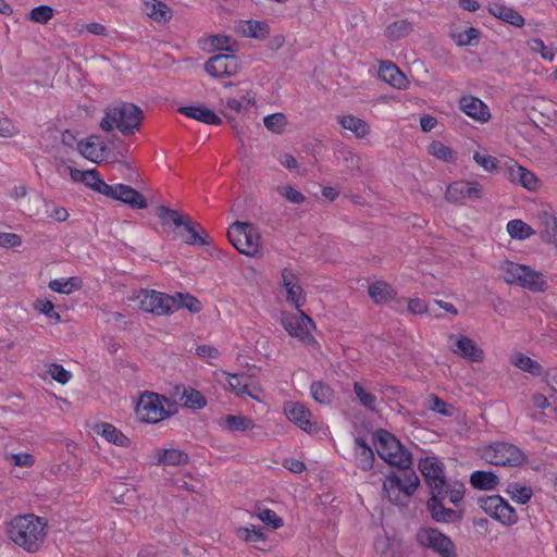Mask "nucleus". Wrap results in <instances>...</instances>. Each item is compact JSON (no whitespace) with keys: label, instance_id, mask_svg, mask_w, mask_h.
I'll return each instance as SVG.
<instances>
[{"label":"nucleus","instance_id":"nucleus-25","mask_svg":"<svg viewBox=\"0 0 557 557\" xmlns=\"http://www.w3.org/2000/svg\"><path fill=\"white\" fill-rule=\"evenodd\" d=\"M182 231L177 236L188 245H209V236L202 230V227L194 223L189 216L185 219V223L181 225Z\"/></svg>","mask_w":557,"mask_h":557},{"label":"nucleus","instance_id":"nucleus-57","mask_svg":"<svg viewBox=\"0 0 557 557\" xmlns=\"http://www.w3.org/2000/svg\"><path fill=\"white\" fill-rule=\"evenodd\" d=\"M46 372L51 379L63 385L72 379V373L58 363H50Z\"/></svg>","mask_w":557,"mask_h":557},{"label":"nucleus","instance_id":"nucleus-10","mask_svg":"<svg viewBox=\"0 0 557 557\" xmlns=\"http://www.w3.org/2000/svg\"><path fill=\"white\" fill-rule=\"evenodd\" d=\"M282 325L292 337L301 343L306 345L317 344L312 335L314 322L304 311L298 310L295 314H283Z\"/></svg>","mask_w":557,"mask_h":557},{"label":"nucleus","instance_id":"nucleus-55","mask_svg":"<svg viewBox=\"0 0 557 557\" xmlns=\"http://www.w3.org/2000/svg\"><path fill=\"white\" fill-rule=\"evenodd\" d=\"M263 124L270 132L281 134L286 126V116L283 113L269 114L263 119Z\"/></svg>","mask_w":557,"mask_h":557},{"label":"nucleus","instance_id":"nucleus-40","mask_svg":"<svg viewBox=\"0 0 557 557\" xmlns=\"http://www.w3.org/2000/svg\"><path fill=\"white\" fill-rule=\"evenodd\" d=\"M239 30L245 37L262 40L268 37L269 25L259 21H245L239 25Z\"/></svg>","mask_w":557,"mask_h":557},{"label":"nucleus","instance_id":"nucleus-5","mask_svg":"<svg viewBox=\"0 0 557 557\" xmlns=\"http://www.w3.org/2000/svg\"><path fill=\"white\" fill-rule=\"evenodd\" d=\"M375 449L377 455L394 467L408 469L412 462L411 454L389 432L379 430L375 433Z\"/></svg>","mask_w":557,"mask_h":557},{"label":"nucleus","instance_id":"nucleus-51","mask_svg":"<svg viewBox=\"0 0 557 557\" xmlns=\"http://www.w3.org/2000/svg\"><path fill=\"white\" fill-rule=\"evenodd\" d=\"M354 392H355L358 400L364 408H367L371 411L376 410V406H377L376 397L373 394H371L370 392H368L361 385V383H359V382L354 383Z\"/></svg>","mask_w":557,"mask_h":557},{"label":"nucleus","instance_id":"nucleus-54","mask_svg":"<svg viewBox=\"0 0 557 557\" xmlns=\"http://www.w3.org/2000/svg\"><path fill=\"white\" fill-rule=\"evenodd\" d=\"M527 45L532 52L540 53L544 60L554 61L556 52L552 48H547L542 39L532 38L527 41Z\"/></svg>","mask_w":557,"mask_h":557},{"label":"nucleus","instance_id":"nucleus-23","mask_svg":"<svg viewBox=\"0 0 557 557\" xmlns=\"http://www.w3.org/2000/svg\"><path fill=\"white\" fill-rule=\"evenodd\" d=\"M458 103L461 112L479 123H487L492 117L488 107L474 96H462Z\"/></svg>","mask_w":557,"mask_h":557},{"label":"nucleus","instance_id":"nucleus-61","mask_svg":"<svg viewBox=\"0 0 557 557\" xmlns=\"http://www.w3.org/2000/svg\"><path fill=\"white\" fill-rule=\"evenodd\" d=\"M406 304L408 312L412 314H422L428 311V306L423 299L420 298H409V299H400L398 300V305Z\"/></svg>","mask_w":557,"mask_h":557},{"label":"nucleus","instance_id":"nucleus-62","mask_svg":"<svg viewBox=\"0 0 557 557\" xmlns=\"http://www.w3.org/2000/svg\"><path fill=\"white\" fill-rule=\"evenodd\" d=\"M473 160L487 172H492L497 169V160L492 156L475 152L473 154Z\"/></svg>","mask_w":557,"mask_h":557},{"label":"nucleus","instance_id":"nucleus-29","mask_svg":"<svg viewBox=\"0 0 557 557\" xmlns=\"http://www.w3.org/2000/svg\"><path fill=\"white\" fill-rule=\"evenodd\" d=\"M178 112L208 125H220L222 123V120L205 106L180 107Z\"/></svg>","mask_w":557,"mask_h":557},{"label":"nucleus","instance_id":"nucleus-52","mask_svg":"<svg viewBox=\"0 0 557 557\" xmlns=\"http://www.w3.org/2000/svg\"><path fill=\"white\" fill-rule=\"evenodd\" d=\"M236 536L244 542H260L265 540L262 530L253 524L238 528L236 530Z\"/></svg>","mask_w":557,"mask_h":557},{"label":"nucleus","instance_id":"nucleus-16","mask_svg":"<svg viewBox=\"0 0 557 557\" xmlns=\"http://www.w3.org/2000/svg\"><path fill=\"white\" fill-rule=\"evenodd\" d=\"M449 349L456 356L469 362H482L484 351L470 337L462 334H450L448 336Z\"/></svg>","mask_w":557,"mask_h":557},{"label":"nucleus","instance_id":"nucleus-45","mask_svg":"<svg viewBox=\"0 0 557 557\" xmlns=\"http://www.w3.org/2000/svg\"><path fill=\"white\" fill-rule=\"evenodd\" d=\"M181 399L183 404L188 409H202L207 406L206 397L195 388H185L183 391Z\"/></svg>","mask_w":557,"mask_h":557},{"label":"nucleus","instance_id":"nucleus-49","mask_svg":"<svg viewBox=\"0 0 557 557\" xmlns=\"http://www.w3.org/2000/svg\"><path fill=\"white\" fill-rule=\"evenodd\" d=\"M84 184L94 191L103 196H107L108 189L110 187V185L102 180L100 173L97 170L86 171Z\"/></svg>","mask_w":557,"mask_h":557},{"label":"nucleus","instance_id":"nucleus-37","mask_svg":"<svg viewBox=\"0 0 557 557\" xmlns=\"http://www.w3.org/2000/svg\"><path fill=\"white\" fill-rule=\"evenodd\" d=\"M205 47L209 51H236L237 42L234 38L227 35H210L205 38Z\"/></svg>","mask_w":557,"mask_h":557},{"label":"nucleus","instance_id":"nucleus-36","mask_svg":"<svg viewBox=\"0 0 557 557\" xmlns=\"http://www.w3.org/2000/svg\"><path fill=\"white\" fill-rule=\"evenodd\" d=\"M145 14L157 23H166L172 17L171 9L158 0H147L143 8Z\"/></svg>","mask_w":557,"mask_h":557},{"label":"nucleus","instance_id":"nucleus-53","mask_svg":"<svg viewBox=\"0 0 557 557\" xmlns=\"http://www.w3.org/2000/svg\"><path fill=\"white\" fill-rule=\"evenodd\" d=\"M480 37L479 29L474 27H468L467 29L456 30L451 33L453 40L460 47L469 46L473 40H478Z\"/></svg>","mask_w":557,"mask_h":557},{"label":"nucleus","instance_id":"nucleus-38","mask_svg":"<svg viewBox=\"0 0 557 557\" xmlns=\"http://www.w3.org/2000/svg\"><path fill=\"white\" fill-rule=\"evenodd\" d=\"M173 299L172 313L180 309H186L191 313H198L202 310L201 302L190 294L176 293L171 295Z\"/></svg>","mask_w":557,"mask_h":557},{"label":"nucleus","instance_id":"nucleus-2","mask_svg":"<svg viewBox=\"0 0 557 557\" xmlns=\"http://www.w3.org/2000/svg\"><path fill=\"white\" fill-rule=\"evenodd\" d=\"M175 413L174 404L163 395L145 391L138 396L135 414L140 422L154 424Z\"/></svg>","mask_w":557,"mask_h":557},{"label":"nucleus","instance_id":"nucleus-7","mask_svg":"<svg viewBox=\"0 0 557 557\" xmlns=\"http://www.w3.org/2000/svg\"><path fill=\"white\" fill-rule=\"evenodd\" d=\"M227 236L231 244L243 255L256 257L261 251L259 231L251 223H233L228 228Z\"/></svg>","mask_w":557,"mask_h":557},{"label":"nucleus","instance_id":"nucleus-50","mask_svg":"<svg viewBox=\"0 0 557 557\" xmlns=\"http://www.w3.org/2000/svg\"><path fill=\"white\" fill-rule=\"evenodd\" d=\"M507 494L518 504H527L532 496V490L529 486L519 483H510L506 488Z\"/></svg>","mask_w":557,"mask_h":557},{"label":"nucleus","instance_id":"nucleus-64","mask_svg":"<svg viewBox=\"0 0 557 557\" xmlns=\"http://www.w3.org/2000/svg\"><path fill=\"white\" fill-rule=\"evenodd\" d=\"M18 134L17 127L8 117H0V137L12 138Z\"/></svg>","mask_w":557,"mask_h":557},{"label":"nucleus","instance_id":"nucleus-15","mask_svg":"<svg viewBox=\"0 0 557 557\" xmlns=\"http://www.w3.org/2000/svg\"><path fill=\"white\" fill-rule=\"evenodd\" d=\"M218 425L227 432H251V438L264 440V433L252 418L242 414H226L218 420Z\"/></svg>","mask_w":557,"mask_h":557},{"label":"nucleus","instance_id":"nucleus-14","mask_svg":"<svg viewBox=\"0 0 557 557\" xmlns=\"http://www.w3.org/2000/svg\"><path fill=\"white\" fill-rule=\"evenodd\" d=\"M283 412L288 421L307 433H317L319 425L311 411L301 403L286 401L283 405Z\"/></svg>","mask_w":557,"mask_h":557},{"label":"nucleus","instance_id":"nucleus-19","mask_svg":"<svg viewBox=\"0 0 557 557\" xmlns=\"http://www.w3.org/2000/svg\"><path fill=\"white\" fill-rule=\"evenodd\" d=\"M280 286L285 292L286 301L293 307L299 309L305 305L306 296L304 289L292 269L284 268L281 271Z\"/></svg>","mask_w":557,"mask_h":557},{"label":"nucleus","instance_id":"nucleus-44","mask_svg":"<svg viewBox=\"0 0 557 557\" xmlns=\"http://www.w3.org/2000/svg\"><path fill=\"white\" fill-rule=\"evenodd\" d=\"M507 232L511 238L523 240L535 234V231L522 220H511L507 223Z\"/></svg>","mask_w":557,"mask_h":557},{"label":"nucleus","instance_id":"nucleus-6","mask_svg":"<svg viewBox=\"0 0 557 557\" xmlns=\"http://www.w3.org/2000/svg\"><path fill=\"white\" fill-rule=\"evenodd\" d=\"M419 476L413 470L405 469L403 473H392L383 482L387 498L396 505H405L419 485Z\"/></svg>","mask_w":557,"mask_h":557},{"label":"nucleus","instance_id":"nucleus-9","mask_svg":"<svg viewBox=\"0 0 557 557\" xmlns=\"http://www.w3.org/2000/svg\"><path fill=\"white\" fill-rule=\"evenodd\" d=\"M416 541L421 547L432 549L442 557H456L453 541L436 529H419L416 533Z\"/></svg>","mask_w":557,"mask_h":557},{"label":"nucleus","instance_id":"nucleus-41","mask_svg":"<svg viewBox=\"0 0 557 557\" xmlns=\"http://www.w3.org/2000/svg\"><path fill=\"white\" fill-rule=\"evenodd\" d=\"M470 483L479 490H493L498 485L499 481L494 472L476 470L472 472Z\"/></svg>","mask_w":557,"mask_h":557},{"label":"nucleus","instance_id":"nucleus-39","mask_svg":"<svg viewBox=\"0 0 557 557\" xmlns=\"http://www.w3.org/2000/svg\"><path fill=\"white\" fill-rule=\"evenodd\" d=\"M510 362L520 369L521 371L528 372L534 376H541L544 374V368L536 360L523 355L522 352H517L511 356Z\"/></svg>","mask_w":557,"mask_h":557},{"label":"nucleus","instance_id":"nucleus-4","mask_svg":"<svg viewBox=\"0 0 557 557\" xmlns=\"http://www.w3.org/2000/svg\"><path fill=\"white\" fill-rule=\"evenodd\" d=\"M143 116L140 108L123 102L107 110L100 127L106 132L117 128L123 135L133 134L139 128Z\"/></svg>","mask_w":557,"mask_h":557},{"label":"nucleus","instance_id":"nucleus-59","mask_svg":"<svg viewBox=\"0 0 557 557\" xmlns=\"http://www.w3.org/2000/svg\"><path fill=\"white\" fill-rule=\"evenodd\" d=\"M277 193L292 203L298 205L305 201V196L290 185L278 186Z\"/></svg>","mask_w":557,"mask_h":557},{"label":"nucleus","instance_id":"nucleus-47","mask_svg":"<svg viewBox=\"0 0 557 557\" xmlns=\"http://www.w3.org/2000/svg\"><path fill=\"white\" fill-rule=\"evenodd\" d=\"M412 25L406 20H399L389 24L385 29V36L392 40H398L410 34Z\"/></svg>","mask_w":557,"mask_h":557},{"label":"nucleus","instance_id":"nucleus-30","mask_svg":"<svg viewBox=\"0 0 557 557\" xmlns=\"http://www.w3.org/2000/svg\"><path fill=\"white\" fill-rule=\"evenodd\" d=\"M354 459H355V465L363 471H368V470L372 469V467H373V462H374L373 450L366 443V441L362 437H357L355 440Z\"/></svg>","mask_w":557,"mask_h":557},{"label":"nucleus","instance_id":"nucleus-8","mask_svg":"<svg viewBox=\"0 0 557 557\" xmlns=\"http://www.w3.org/2000/svg\"><path fill=\"white\" fill-rule=\"evenodd\" d=\"M482 459L495 466H518L523 461L522 451L515 445L504 442L493 443L482 449Z\"/></svg>","mask_w":557,"mask_h":557},{"label":"nucleus","instance_id":"nucleus-32","mask_svg":"<svg viewBox=\"0 0 557 557\" xmlns=\"http://www.w3.org/2000/svg\"><path fill=\"white\" fill-rule=\"evenodd\" d=\"M337 122L344 129L351 132L358 139L366 138L370 134L369 124L355 115H339L337 116Z\"/></svg>","mask_w":557,"mask_h":557},{"label":"nucleus","instance_id":"nucleus-42","mask_svg":"<svg viewBox=\"0 0 557 557\" xmlns=\"http://www.w3.org/2000/svg\"><path fill=\"white\" fill-rule=\"evenodd\" d=\"M82 287V281L78 277L55 278L49 282V288L59 294H72Z\"/></svg>","mask_w":557,"mask_h":557},{"label":"nucleus","instance_id":"nucleus-21","mask_svg":"<svg viewBox=\"0 0 557 557\" xmlns=\"http://www.w3.org/2000/svg\"><path fill=\"white\" fill-rule=\"evenodd\" d=\"M483 190L479 183L469 181H458L448 185L445 198L449 202H460L466 199H480Z\"/></svg>","mask_w":557,"mask_h":557},{"label":"nucleus","instance_id":"nucleus-63","mask_svg":"<svg viewBox=\"0 0 557 557\" xmlns=\"http://www.w3.org/2000/svg\"><path fill=\"white\" fill-rule=\"evenodd\" d=\"M35 308L46 317L60 321V314L54 310V305L50 300H38Z\"/></svg>","mask_w":557,"mask_h":557},{"label":"nucleus","instance_id":"nucleus-20","mask_svg":"<svg viewBox=\"0 0 557 557\" xmlns=\"http://www.w3.org/2000/svg\"><path fill=\"white\" fill-rule=\"evenodd\" d=\"M228 388L236 396H248L251 399L262 403L264 392L259 383H249L245 374L226 373Z\"/></svg>","mask_w":557,"mask_h":557},{"label":"nucleus","instance_id":"nucleus-17","mask_svg":"<svg viewBox=\"0 0 557 557\" xmlns=\"http://www.w3.org/2000/svg\"><path fill=\"white\" fill-rule=\"evenodd\" d=\"M205 71L212 77L225 78L235 76L239 70V61L233 54H216L205 63Z\"/></svg>","mask_w":557,"mask_h":557},{"label":"nucleus","instance_id":"nucleus-12","mask_svg":"<svg viewBox=\"0 0 557 557\" xmlns=\"http://www.w3.org/2000/svg\"><path fill=\"white\" fill-rule=\"evenodd\" d=\"M480 506L485 513L504 525H512L518 520L513 507L498 495L480 498Z\"/></svg>","mask_w":557,"mask_h":557},{"label":"nucleus","instance_id":"nucleus-13","mask_svg":"<svg viewBox=\"0 0 557 557\" xmlns=\"http://www.w3.org/2000/svg\"><path fill=\"white\" fill-rule=\"evenodd\" d=\"M419 470L429 484L431 492L442 494L446 487L444 463L435 456H426L420 459Z\"/></svg>","mask_w":557,"mask_h":557},{"label":"nucleus","instance_id":"nucleus-34","mask_svg":"<svg viewBox=\"0 0 557 557\" xmlns=\"http://www.w3.org/2000/svg\"><path fill=\"white\" fill-rule=\"evenodd\" d=\"M95 432L106 438L109 443L121 447H127L131 443L126 435H124L114 425L107 422L97 423L95 425Z\"/></svg>","mask_w":557,"mask_h":557},{"label":"nucleus","instance_id":"nucleus-3","mask_svg":"<svg viewBox=\"0 0 557 557\" xmlns=\"http://www.w3.org/2000/svg\"><path fill=\"white\" fill-rule=\"evenodd\" d=\"M498 269L502 278L509 285H516L535 293L543 292L547 287L545 275L527 264L505 260L500 262Z\"/></svg>","mask_w":557,"mask_h":557},{"label":"nucleus","instance_id":"nucleus-43","mask_svg":"<svg viewBox=\"0 0 557 557\" xmlns=\"http://www.w3.org/2000/svg\"><path fill=\"white\" fill-rule=\"evenodd\" d=\"M311 397L321 405H330L334 399L333 389L325 383L317 381L310 386Z\"/></svg>","mask_w":557,"mask_h":557},{"label":"nucleus","instance_id":"nucleus-48","mask_svg":"<svg viewBox=\"0 0 557 557\" xmlns=\"http://www.w3.org/2000/svg\"><path fill=\"white\" fill-rule=\"evenodd\" d=\"M156 214L161 220L162 224H168L171 222L176 227H181V225L185 223V219L188 216L164 206L158 207L156 209Z\"/></svg>","mask_w":557,"mask_h":557},{"label":"nucleus","instance_id":"nucleus-46","mask_svg":"<svg viewBox=\"0 0 557 557\" xmlns=\"http://www.w3.org/2000/svg\"><path fill=\"white\" fill-rule=\"evenodd\" d=\"M426 151L432 157L444 162H454L456 160V154L453 149L438 140L432 141L428 146Z\"/></svg>","mask_w":557,"mask_h":557},{"label":"nucleus","instance_id":"nucleus-11","mask_svg":"<svg viewBox=\"0 0 557 557\" xmlns=\"http://www.w3.org/2000/svg\"><path fill=\"white\" fill-rule=\"evenodd\" d=\"M139 308L158 317L172 314L173 299L171 295L154 290L140 289L136 296Z\"/></svg>","mask_w":557,"mask_h":557},{"label":"nucleus","instance_id":"nucleus-33","mask_svg":"<svg viewBox=\"0 0 557 557\" xmlns=\"http://www.w3.org/2000/svg\"><path fill=\"white\" fill-rule=\"evenodd\" d=\"M153 458L156 463L164 466H182L188 461L187 454L176 448L156 449Z\"/></svg>","mask_w":557,"mask_h":557},{"label":"nucleus","instance_id":"nucleus-60","mask_svg":"<svg viewBox=\"0 0 557 557\" xmlns=\"http://www.w3.org/2000/svg\"><path fill=\"white\" fill-rule=\"evenodd\" d=\"M337 160L343 162L347 169L355 170L360 168V158L352 151L343 149L337 152Z\"/></svg>","mask_w":557,"mask_h":557},{"label":"nucleus","instance_id":"nucleus-28","mask_svg":"<svg viewBox=\"0 0 557 557\" xmlns=\"http://www.w3.org/2000/svg\"><path fill=\"white\" fill-rule=\"evenodd\" d=\"M445 499V490L442 494L432 493V497L428 500V509L432 518L437 522H450L458 518L455 510L447 509L443 506L442 500Z\"/></svg>","mask_w":557,"mask_h":557},{"label":"nucleus","instance_id":"nucleus-22","mask_svg":"<svg viewBox=\"0 0 557 557\" xmlns=\"http://www.w3.org/2000/svg\"><path fill=\"white\" fill-rule=\"evenodd\" d=\"M106 197L122 201L135 209H144L148 206L139 191L125 184L110 185Z\"/></svg>","mask_w":557,"mask_h":557},{"label":"nucleus","instance_id":"nucleus-26","mask_svg":"<svg viewBox=\"0 0 557 557\" xmlns=\"http://www.w3.org/2000/svg\"><path fill=\"white\" fill-rule=\"evenodd\" d=\"M534 219L541 228L542 239H546L550 235H554L557 230V218L555 211L549 205H543L534 214Z\"/></svg>","mask_w":557,"mask_h":557},{"label":"nucleus","instance_id":"nucleus-1","mask_svg":"<svg viewBox=\"0 0 557 557\" xmlns=\"http://www.w3.org/2000/svg\"><path fill=\"white\" fill-rule=\"evenodd\" d=\"M5 534L25 552L36 553L45 542L47 523L33 513L17 515L5 522Z\"/></svg>","mask_w":557,"mask_h":557},{"label":"nucleus","instance_id":"nucleus-18","mask_svg":"<svg viewBox=\"0 0 557 557\" xmlns=\"http://www.w3.org/2000/svg\"><path fill=\"white\" fill-rule=\"evenodd\" d=\"M506 177L515 184L522 186L530 191H536L541 188V181L527 168L519 165L516 161L509 160L504 164Z\"/></svg>","mask_w":557,"mask_h":557},{"label":"nucleus","instance_id":"nucleus-24","mask_svg":"<svg viewBox=\"0 0 557 557\" xmlns=\"http://www.w3.org/2000/svg\"><path fill=\"white\" fill-rule=\"evenodd\" d=\"M379 77L400 90L407 89L409 85L405 74L391 61L381 62L379 66Z\"/></svg>","mask_w":557,"mask_h":557},{"label":"nucleus","instance_id":"nucleus-35","mask_svg":"<svg viewBox=\"0 0 557 557\" xmlns=\"http://www.w3.org/2000/svg\"><path fill=\"white\" fill-rule=\"evenodd\" d=\"M370 298L376 305H383L395 298L396 292L391 284L384 281H375L368 287Z\"/></svg>","mask_w":557,"mask_h":557},{"label":"nucleus","instance_id":"nucleus-27","mask_svg":"<svg viewBox=\"0 0 557 557\" xmlns=\"http://www.w3.org/2000/svg\"><path fill=\"white\" fill-rule=\"evenodd\" d=\"M487 11L494 17L512 26L522 27L524 25L523 16L511 7L499 2H492L487 5Z\"/></svg>","mask_w":557,"mask_h":557},{"label":"nucleus","instance_id":"nucleus-31","mask_svg":"<svg viewBox=\"0 0 557 557\" xmlns=\"http://www.w3.org/2000/svg\"><path fill=\"white\" fill-rule=\"evenodd\" d=\"M104 145L98 137H88L78 143L79 153L87 160L98 163L104 154Z\"/></svg>","mask_w":557,"mask_h":557},{"label":"nucleus","instance_id":"nucleus-56","mask_svg":"<svg viewBox=\"0 0 557 557\" xmlns=\"http://www.w3.org/2000/svg\"><path fill=\"white\" fill-rule=\"evenodd\" d=\"M53 17V9L49 5H39L30 10L28 20L38 24H47Z\"/></svg>","mask_w":557,"mask_h":557},{"label":"nucleus","instance_id":"nucleus-58","mask_svg":"<svg viewBox=\"0 0 557 557\" xmlns=\"http://www.w3.org/2000/svg\"><path fill=\"white\" fill-rule=\"evenodd\" d=\"M256 517L261 520L263 523L270 525L272 529L276 530L283 527V520L280 518L274 510L269 508L260 509Z\"/></svg>","mask_w":557,"mask_h":557}]
</instances>
